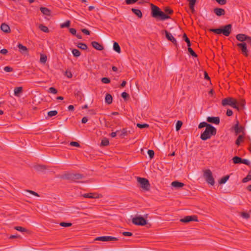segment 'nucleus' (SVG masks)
I'll list each match as a JSON object with an SVG mask.
<instances>
[{
    "label": "nucleus",
    "mask_w": 251,
    "mask_h": 251,
    "mask_svg": "<svg viewBox=\"0 0 251 251\" xmlns=\"http://www.w3.org/2000/svg\"><path fill=\"white\" fill-rule=\"evenodd\" d=\"M72 174L73 173H66L61 176V178H63V179L69 180H71Z\"/></svg>",
    "instance_id": "24"
},
{
    "label": "nucleus",
    "mask_w": 251,
    "mask_h": 251,
    "mask_svg": "<svg viewBox=\"0 0 251 251\" xmlns=\"http://www.w3.org/2000/svg\"><path fill=\"white\" fill-rule=\"evenodd\" d=\"M126 135H127V130H126V128H123L121 130V131L119 134L120 136L122 137L125 136H126Z\"/></svg>",
    "instance_id": "49"
},
{
    "label": "nucleus",
    "mask_w": 251,
    "mask_h": 251,
    "mask_svg": "<svg viewBox=\"0 0 251 251\" xmlns=\"http://www.w3.org/2000/svg\"><path fill=\"white\" fill-rule=\"evenodd\" d=\"M180 221L182 223H187L191 221H198V217L196 215L187 216L184 218L181 219Z\"/></svg>",
    "instance_id": "8"
},
{
    "label": "nucleus",
    "mask_w": 251,
    "mask_h": 251,
    "mask_svg": "<svg viewBox=\"0 0 251 251\" xmlns=\"http://www.w3.org/2000/svg\"><path fill=\"white\" fill-rule=\"evenodd\" d=\"M36 169L38 170H41L46 169L47 167L45 165H38L37 166Z\"/></svg>",
    "instance_id": "58"
},
{
    "label": "nucleus",
    "mask_w": 251,
    "mask_h": 251,
    "mask_svg": "<svg viewBox=\"0 0 251 251\" xmlns=\"http://www.w3.org/2000/svg\"><path fill=\"white\" fill-rule=\"evenodd\" d=\"M70 145L72 146H75V147H80V145L77 142H74V141H72L70 143Z\"/></svg>",
    "instance_id": "55"
},
{
    "label": "nucleus",
    "mask_w": 251,
    "mask_h": 251,
    "mask_svg": "<svg viewBox=\"0 0 251 251\" xmlns=\"http://www.w3.org/2000/svg\"><path fill=\"white\" fill-rule=\"evenodd\" d=\"M27 192L32 194L34 196H37V197H39V195H38V193H37L36 192L33 191H32V190H27Z\"/></svg>",
    "instance_id": "62"
},
{
    "label": "nucleus",
    "mask_w": 251,
    "mask_h": 251,
    "mask_svg": "<svg viewBox=\"0 0 251 251\" xmlns=\"http://www.w3.org/2000/svg\"><path fill=\"white\" fill-rule=\"evenodd\" d=\"M210 125H211L210 124H208L206 122H201V123H200V124L198 126V128L199 129H201V128H202L203 127H205V128H207V127H208Z\"/></svg>",
    "instance_id": "30"
},
{
    "label": "nucleus",
    "mask_w": 251,
    "mask_h": 251,
    "mask_svg": "<svg viewBox=\"0 0 251 251\" xmlns=\"http://www.w3.org/2000/svg\"><path fill=\"white\" fill-rule=\"evenodd\" d=\"M42 13L47 16L50 15V11L49 9L47 7H41L40 8Z\"/></svg>",
    "instance_id": "21"
},
{
    "label": "nucleus",
    "mask_w": 251,
    "mask_h": 251,
    "mask_svg": "<svg viewBox=\"0 0 251 251\" xmlns=\"http://www.w3.org/2000/svg\"><path fill=\"white\" fill-rule=\"evenodd\" d=\"M241 215L243 218L246 219H248L250 217V214L245 212H242Z\"/></svg>",
    "instance_id": "52"
},
{
    "label": "nucleus",
    "mask_w": 251,
    "mask_h": 251,
    "mask_svg": "<svg viewBox=\"0 0 251 251\" xmlns=\"http://www.w3.org/2000/svg\"><path fill=\"white\" fill-rule=\"evenodd\" d=\"M188 51L190 53V54L193 57H197V54L195 53V52L193 50V49L190 48V47H188Z\"/></svg>",
    "instance_id": "46"
},
{
    "label": "nucleus",
    "mask_w": 251,
    "mask_h": 251,
    "mask_svg": "<svg viewBox=\"0 0 251 251\" xmlns=\"http://www.w3.org/2000/svg\"><path fill=\"white\" fill-rule=\"evenodd\" d=\"M219 4L224 5L226 3V0H215Z\"/></svg>",
    "instance_id": "56"
},
{
    "label": "nucleus",
    "mask_w": 251,
    "mask_h": 251,
    "mask_svg": "<svg viewBox=\"0 0 251 251\" xmlns=\"http://www.w3.org/2000/svg\"><path fill=\"white\" fill-rule=\"evenodd\" d=\"M48 92L53 94H56L57 93V90L54 87H50Z\"/></svg>",
    "instance_id": "50"
},
{
    "label": "nucleus",
    "mask_w": 251,
    "mask_h": 251,
    "mask_svg": "<svg viewBox=\"0 0 251 251\" xmlns=\"http://www.w3.org/2000/svg\"><path fill=\"white\" fill-rule=\"evenodd\" d=\"M241 163L247 165H250V162L248 159H242V160H241Z\"/></svg>",
    "instance_id": "54"
},
{
    "label": "nucleus",
    "mask_w": 251,
    "mask_h": 251,
    "mask_svg": "<svg viewBox=\"0 0 251 251\" xmlns=\"http://www.w3.org/2000/svg\"><path fill=\"white\" fill-rule=\"evenodd\" d=\"M232 160L234 164H241L242 158L235 156L232 158Z\"/></svg>",
    "instance_id": "28"
},
{
    "label": "nucleus",
    "mask_w": 251,
    "mask_h": 251,
    "mask_svg": "<svg viewBox=\"0 0 251 251\" xmlns=\"http://www.w3.org/2000/svg\"><path fill=\"white\" fill-rule=\"evenodd\" d=\"M148 154L151 159L152 158L154 155V152L153 150H149L148 151Z\"/></svg>",
    "instance_id": "51"
},
{
    "label": "nucleus",
    "mask_w": 251,
    "mask_h": 251,
    "mask_svg": "<svg viewBox=\"0 0 251 251\" xmlns=\"http://www.w3.org/2000/svg\"><path fill=\"white\" fill-rule=\"evenodd\" d=\"M226 114L227 116H231L233 114V112L231 109H228L226 111Z\"/></svg>",
    "instance_id": "61"
},
{
    "label": "nucleus",
    "mask_w": 251,
    "mask_h": 251,
    "mask_svg": "<svg viewBox=\"0 0 251 251\" xmlns=\"http://www.w3.org/2000/svg\"><path fill=\"white\" fill-rule=\"evenodd\" d=\"M23 88L22 87H15L14 89V95L16 96H19V94L22 92Z\"/></svg>",
    "instance_id": "26"
},
{
    "label": "nucleus",
    "mask_w": 251,
    "mask_h": 251,
    "mask_svg": "<svg viewBox=\"0 0 251 251\" xmlns=\"http://www.w3.org/2000/svg\"><path fill=\"white\" fill-rule=\"evenodd\" d=\"M39 28L41 31L44 32L48 33L49 32V29L48 27L45 25H44L42 24H41L39 25Z\"/></svg>",
    "instance_id": "31"
},
{
    "label": "nucleus",
    "mask_w": 251,
    "mask_h": 251,
    "mask_svg": "<svg viewBox=\"0 0 251 251\" xmlns=\"http://www.w3.org/2000/svg\"><path fill=\"white\" fill-rule=\"evenodd\" d=\"M251 180V170L249 172L248 175L242 180V182L246 183Z\"/></svg>",
    "instance_id": "32"
},
{
    "label": "nucleus",
    "mask_w": 251,
    "mask_h": 251,
    "mask_svg": "<svg viewBox=\"0 0 251 251\" xmlns=\"http://www.w3.org/2000/svg\"><path fill=\"white\" fill-rule=\"evenodd\" d=\"M84 177L83 175L81 174H72L71 181H73L75 182H80L78 180L81 179Z\"/></svg>",
    "instance_id": "13"
},
{
    "label": "nucleus",
    "mask_w": 251,
    "mask_h": 251,
    "mask_svg": "<svg viewBox=\"0 0 251 251\" xmlns=\"http://www.w3.org/2000/svg\"><path fill=\"white\" fill-rule=\"evenodd\" d=\"M132 222L135 225L145 226L147 224V221L141 216H137L133 218Z\"/></svg>",
    "instance_id": "6"
},
{
    "label": "nucleus",
    "mask_w": 251,
    "mask_h": 251,
    "mask_svg": "<svg viewBox=\"0 0 251 251\" xmlns=\"http://www.w3.org/2000/svg\"><path fill=\"white\" fill-rule=\"evenodd\" d=\"M118 240V239L117 238L110 236H100L97 237L95 239L96 241H100L103 242L116 241Z\"/></svg>",
    "instance_id": "7"
},
{
    "label": "nucleus",
    "mask_w": 251,
    "mask_h": 251,
    "mask_svg": "<svg viewBox=\"0 0 251 251\" xmlns=\"http://www.w3.org/2000/svg\"><path fill=\"white\" fill-rule=\"evenodd\" d=\"M113 50L117 52L120 53L121 52V48L119 44L117 42L113 44Z\"/></svg>",
    "instance_id": "27"
},
{
    "label": "nucleus",
    "mask_w": 251,
    "mask_h": 251,
    "mask_svg": "<svg viewBox=\"0 0 251 251\" xmlns=\"http://www.w3.org/2000/svg\"><path fill=\"white\" fill-rule=\"evenodd\" d=\"M236 39L240 42H243L246 40L247 35L244 34H238L236 35Z\"/></svg>",
    "instance_id": "23"
},
{
    "label": "nucleus",
    "mask_w": 251,
    "mask_h": 251,
    "mask_svg": "<svg viewBox=\"0 0 251 251\" xmlns=\"http://www.w3.org/2000/svg\"><path fill=\"white\" fill-rule=\"evenodd\" d=\"M131 11L139 18H141L142 17V13L140 10L135 8H132Z\"/></svg>",
    "instance_id": "25"
},
{
    "label": "nucleus",
    "mask_w": 251,
    "mask_h": 251,
    "mask_svg": "<svg viewBox=\"0 0 251 251\" xmlns=\"http://www.w3.org/2000/svg\"><path fill=\"white\" fill-rule=\"evenodd\" d=\"M199 74L200 76H201V75H204V78H210L209 77L207 73L205 71H200L199 72Z\"/></svg>",
    "instance_id": "41"
},
{
    "label": "nucleus",
    "mask_w": 251,
    "mask_h": 251,
    "mask_svg": "<svg viewBox=\"0 0 251 251\" xmlns=\"http://www.w3.org/2000/svg\"><path fill=\"white\" fill-rule=\"evenodd\" d=\"M0 28L1 30L5 33H9L10 31V29L9 26L5 23H2L1 25Z\"/></svg>",
    "instance_id": "18"
},
{
    "label": "nucleus",
    "mask_w": 251,
    "mask_h": 251,
    "mask_svg": "<svg viewBox=\"0 0 251 251\" xmlns=\"http://www.w3.org/2000/svg\"><path fill=\"white\" fill-rule=\"evenodd\" d=\"M171 185L174 187L179 188L182 187L185 185V184L183 183L179 182L178 181H174L172 182Z\"/></svg>",
    "instance_id": "17"
},
{
    "label": "nucleus",
    "mask_w": 251,
    "mask_h": 251,
    "mask_svg": "<svg viewBox=\"0 0 251 251\" xmlns=\"http://www.w3.org/2000/svg\"><path fill=\"white\" fill-rule=\"evenodd\" d=\"M231 25L228 24L221 28L211 29L210 31L217 34L222 33L226 36H228L231 32Z\"/></svg>",
    "instance_id": "3"
},
{
    "label": "nucleus",
    "mask_w": 251,
    "mask_h": 251,
    "mask_svg": "<svg viewBox=\"0 0 251 251\" xmlns=\"http://www.w3.org/2000/svg\"><path fill=\"white\" fill-rule=\"evenodd\" d=\"M137 126L141 129L144 128H148L149 127V125L147 124H137Z\"/></svg>",
    "instance_id": "42"
},
{
    "label": "nucleus",
    "mask_w": 251,
    "mask_h": 251,
    "mask_svg": "<svg viewBox=\"0 0 251 251\" xmlns=\"http://www.w3.org/2000/svg\"><path fill=\"white\" fill-rule=\"evenodd\" d=\"M151 15L154 18H159L161 20L170 18V17L161 11L158 7L151 4Z\"/></svg>",
    "instance_id": "1"
},
{
    "label": "nucleus",
    "mask_w": 251,
    "mask_h": 251,
    "mask_svg": "<svg viewBox=\"0 0 251 251\" xmlns=\"http://www.w3.org/2000/svg\"><path fill=\"white\" fill-rule=\"evenodd\" d=\"M203 177L206 181L211 185L215 183L214 179L212 176V172L209 169L205 170L203 173Z\"/></svg>",
    "instance_id": "4"
},
{
    "label": "nucleus",
    "mask_w": 251,
    "mask_h": 251,
    "mask_svg": "<svg viewBox=\"0 0 251 251\" xmlns=\"http://www.w3.org/2000/svg\"><path fill=\"white\" fill-rule=\"evenodd\" d=\"M70 25V21L68 20L66 21L64 23H63L60 25L61 28L64 27H68Z\"/></svg>",
    "instance_id": "45"
},
{
    "label": "nucleus",
    "mask_w": 251,
    "mask_h": 251,
    "mask_svg": "<svg viewBox=\"0 0 251 251\" xmlns=\"http://www.w3.org/2000/svg\"><path fill=\"white\" fill-rule=\"evenodd\" d=\"M91 45L94 48L98 50H102L103 49V46L96 41H93Z\"/></svg>",
    "instance_id": "16"
},
{
    "label": "nucleus",
    "mask_w": 251,
    "mask_h": 251,
    "mask_svg": "<svg viewBox=\"0 0 251 251\" xmlns=\"http://www.w3.org/2000/svg\"><path fill=\"white\" fill-rule=\"evenodd\" d=\"M47 59V56L44 54H41L40 61L42 63H45Z\"/></svg>",
    "instance_id": "44"
},
{
    "label": "nucleus",
    "mask_w": 251,
    "mask_h": 251,
    "mask_svg": "<svg viewBox=\"0 0 251 251\" xmlns=\"http://www.w3.org/2000/svg\"><path fill=\"white\" fill-rule=\"evenodd\" d=\"M235 132V134L237 135L240 133L243 132L244 130V127L242 126H239V122L238 121H236V124L232 127Z\"/></svg>",
    "instance_id": "9"
},
{
    "label": "nucleus",
    "mask_w": 251,
    "mask_h": 251,
    "mask_svg": "<svg viewBox=\"0 0 251 251\" xmlns=\"http://www.w3.org/2000/svg\"><path fill=\"white\" fill-rule=\"evenodd\" d=\"M113 98L112 96L109 94H106L105 97V101L108 104H110L112 103Z\"/></svg>",
    "instance_id": "22"
},
{
    "label": "nucleus",
    "mask_w": 251,
    "mask_h": 251,
    "mask_svg": "<svg viewBox=\"0 0 251 251\" xmlns=\"http://www.w3.org/2000/svg\"><path fill=\"white\" fill-rule=\"evenodd\" d=\"M164 11L165 13L169 14H172L173 13V10L170 9L168 7H166L165 8Z\"/></svg>",
    "instance_id": "53"
},
{
    "label": "nucleus",
    "mask_w": 251,
    "mask_h": 251,
    "mask_svg": "<svg viewBox=\"0 0 251 251\" xmlns=\"http://www.w3.org/2000/svg\"><path fill=\"white\" fill-rule=\"evenodd\" d=\"M183 38L185 40V41L187 43V45L188 47L191 46V42L189 39L187 37L186 34H184L183 35Z\"/></svg>",
    "instance_id": "39"
},
{
    "label": "nucleus",
    "mask_w": 251,
    "mask_h": 251,
    "mask_svg": "<svg viewBox=\"0 0 251 251\" xmlns=\"http://www.w3.org/2000/svg\"><path fill=\"white\" fill-rule=\"evenodd\" d=\"M123 235L126 236H132V233L128 231H125L123 232Z\"/></svg>",
    "instance_id": "60"
},
{
    "label": "nucleus",
    "mask_w": 251,
    "mask_h": 251,
    "mask_svg": "<svg viewBox=\"0 0 251 251\" xmlns=\"http://www.w3.org/2000/svg\"><path fill=\"white\" fill-rule=\"evenodd\" d=\"M69 31H70V32L71 34H72L73 35H75L76 34V31L75 29L73 28H70Z\"/></svg>",
    "instance_id": "64"
},
{
    "label": "nucleus",
    "mask_w": 251,
    "mask_h": 251,
    "mask_svg": "<svg viewBox=\"0 0 251 251\" xmlns=\"http://www.w3.org/2000/svg\"><path fill=\"white\" fill-rule=\"evenodd\" d=\"M164 32L165 33V35H166V38L168 40L171 41L176 46H177L176 40L174 37V36L172 35V34L170 33V32H169L167 30H165Z\"/></svg>",
    "instance_id": "12"
},
{
    "label": "nucleus",
    "mask_w": 251,
    "mask_h": 251,
    "mask_svg": "<svg viewBox=\"0 0 251 251\" xmlns=\"http://www.w3.org/2000/svg\"><path fill=\"white\" fill-rule=\"evenodd\" d=\"M214 13L218 16H221L225 14V11L221 8H215L214 9Z\"/></svg>",
    "instance_id": "15"
},
{
    "label": "nucleus",
    "mask_w": 251,
    "mask_h": 251,
    "mask_svg": "<svg viewBox=\"0 0 251 251\" xmlns=\"http://www.w3.org/2000/svg\"><path fill=\"white\" fill-rule=\"evenodd\" d=\"M230 106L232 107L233 108L237 109L238 110H239V108L238 107V102L235 99L232 102Z\"/></svg>",
    "instance_id": "33"
},
{
    "label": "nucleus",
    "mask_w": 251,
    "mask_h": 251,
    "mask_svg": "<svg viewBox=\"0 0 251 251\" xmlns=\"http://www.w3.org/2000/svg\"><path fill=\"white\" fill-rule=\"evenodd\" d=\"M18 47L21 53H26L27 52V48L25 46H24L21 44H19L18 45Z\"/></svg>",
    "instance_id": "20"
},
{
    "label": "nucleus",
    "mask_w": 251,
    "mask_h": 251,
    "mask_svg": "<svg viewBox=\"0 0 251 251\" xmlns=\"http://www.w3.org/2000/svg\"><path fill=\"white\" fill-rule=\"evenodd\" d=\"M121 97L125 100H126L129 98V95L125 92H124L121 94Z\"/></svg>",
    "instance_id": "47"
},
{
    "label": "nucleus",
    "mask_w": 251,
    "mask_h": 251,
    "mask_svg": "<svg viewBox=\"0 0 251 251\" xmlns=\"http://www.w3.org/2000/svg\"><path fill=\"white\" fill-rule=\"evenodd\" d=\"M206 121L209 123H212L216 125L220 124V118L219 117H207Z\"/></svg>",
    "instance_id": "11"
},
{
    "label": "nucleus",
    "mask_w": 251,
    "mask_h": 251,
    "mask_svg": "<svg viewBox=\"0 0 251 251\" xmlns=\"http://www.w3.org/2000/svg\"><path fill=\"white\" fill-rule=\"evenodd\" d=\"M217 133L216 128L212 125L205 128V130L201 133V139L203 141H206L211 138L212 136H215Z\"/></svg>",
    "instance_id": "2"
},
{
    "label": "nucleus",
    "mask_w": 251,
    "mask_h": 251,
    "mask_svg": "<svg viewBox=\"0 0 251 251\" xmlns=\"http://www.w3.org/2000/svg\"><path fill=\"white\" fill-rule=\"evenodd\" d=\"M137 180L140 187L145 191H149L150 189V184L149 180L145 178L137 177Z\"/></svg>",
    "instance_id": "5"
},
{
    "label": "nucleus",
    "mask_w": 251,
    "mask_h": 251,
    "mask_svg": "<svg viewBox=\"0 0 251 251\" xmlns=\"http://www.w3.org/2000/svg\"><path fill=\"white\" fill-rule=\"evenodd\" d=\"M244 137L243 135H240L237 139L236 140L235 144L237 146H239L240 145L241 142H243Z\"/></svg>",
    "instance_id": "29"
},
{
    "label": "nucleus",
    "mask_w": 251,
    "mask_h": 251,
    "mask_svg": "<svg viewBox=\"0 0 251 251\" xmlns=\"http://www.w3.org/2000/svg\"><path fill=\"white\" fill-rule=\"evenodd\" d=\"M4 71L6 72H11L12 71V68L10 67H9V66H6L3 69Z\"/></svg>",
    "instance_id": "59"
},
{
    "label": "nucleus",
    "mask_w": 251,
    "mask_h": 251,
    "mask_svg": "<svg viewBox=\"0 0 251 251\" xmlns=\"http://www.w3.org/2000/svg\"><path fill=\"white\" fill-rule=\"evenodd\" d=\"M14 228L15 230H17L19 231L24 232H26L27 230L26 228L22 227V226H16L14 227Z\"/></svg>",
    "instance_id": "37"
},
{
    "label": "nucleus",
    "mask_w": 251,
    "mask_h": 251,
    "mask_svg": "<svg viewBox=\"0 0 251 251\" xmlns=\"http://www.w3.org/2000/svg\"><path fill=\"white\" fill-rule=\"evenodd\" d=\"M60 226L63 227H69L72 225V224L71 223H65V222H61L59 224Z\"/></svg>",
    "instance_id": "48"
},
{
    "label": "nucleus",
    "mask_w": 251,
    "mask_h": 251,
    "mask_svg": "<svg viewBox=\"0 0 251 251\" xmlns=\"http://www.w3.org/2000/svg\"><path fill=\"white\" fill-rule=\"evenodd\" d=\"M72 53L75 57H79L80 55V52L77 49H73L72 50Z\"/></svg>",
    "instance_id": "38"
},
{
    "label": "nucleus",
    "mask_w": 251,
    "mask_h": 251,
    "mask_svg": "<svg viewBox=\"0 0 251 251\" xmlns=\"http://www.w3.org/2000/svg\"><path fill=\"white\" fill-rule=\"evenodd\" d=\"M109 144V140L107 138H104L101 140V146H107Z\"/></svg>",
    "instance_id": "36"
},
{
    "label": "nucleus",
    "mask_w": 251,
    "mask_h": 251,
    "mask_svg": "<svg viewBox=\"0 0 251 251\" xmlns=\"http://www.w3.org/2000/svg\"><path fill=\"white\" fill-rule=\"evenodd\" d=\"M97 194L96 193H86L82 195V197L86 198H91V199H95V198H98L99 197L96 196Z\"/></svg>",
    "instance_id": "19"
},
{
    "label": "nucleus",
    "mask_w": 251,
    "mask_h": 251,
    "mask_svg": "<svg viewBox=\"0 0 251 251\" xmlns=\"http://www.w3.org/2000/svg\"><path fill=\"white\" fill-rule=\"evenodd\" d=\"M229 176H227V175L223 177L219 181V184H222L225 183L228 180V179H229Z\"/></svg>",
    "instance_id": "34"
},
{
    "label": "nucleus",
    "mask_w": 251,
    "mask_h": 251,
    "mask_svg": "<svg viewBox=\"0 0 251 251\" xmlns=\"http://www.w3.org/2000/svg\"><path fill=\"white\" fill-rule=\"evenodd\" d=\"M234 98L231 97H227L226 99H224L222 101V104L223 106H226V105H231L232 102L234 100Z\"/></svg>",
    "instance_id": "14"
},
{
    "label": "nucleus",
    "mask_w": 251,
    "mask_h": 251,
    "mask_svg": "<svg viewBox=\"0 0 251 251\" xmlns=\"http://www.w3.org/2000/svg\"><path fill=\"white\" fill-rule=\"evenodd\" d=\"M57 113H58V112L56 110H52V111H49L48 112V116L49 117H52L56 115L57 114Z\"/></svg>",
    "instance_id": "40"
},
{
    "label": "nucleus",
    "mask_w": 251,
    "mask_h": 251,
    "mask_svg": "<svg viewBox=\"0 0 251 251\" xmlns=\"http://www.w3.org/2000/svg\"><path fill=\"white\" fill-rule=\"evenodd\" d=\"M138 0H126V2L127 4H131L135 3Z\"/></svg>",
    "instance_id": "57"
},
{
    "label": "nucleus",
    "mask_w": 251,
    "mask_h": 251,
    "mask_svg": "<svg viewBox=\"0 0 251 251\" xmlns=\"http://www.w3.org/2000/svg\"><path fill=\"white\" fill-rule=\"evenodd\" d=\"M81 31H82L83 33H84L85 34H86V35H90V31H89L88 30H87V29H85V28L82 29H81Z\"/></svg>",
    "instance_id": "63"
},
{
    "label": "nucleus",
    "mask_w": 251,
    "mask_h": 251,
    "mask_svg": "<svg viewBox=\"0 0 251 251\" xmlns=\"http://www.w3.org/2000/svg\"><path fill=\"white\" fill-rule=\"evenodd\" d=\"M182 125V122L181 121H178L176 124V131H178L180 129Z\"/></svg>",
    "instance_id": "43"
},
{
    "label": "nucleus",
    "mask_w": 251,
    "mask_h": 251,
    "mask_svg": "<svg viewBox=\"0 0 251 251\" xmlns=\"http://www.w3.org/2000/svg\"><path fill=\"white\" fill-rule=\"evenodd\" d=\"M237 46L241 48L242 53L246 56H248V50H247V44L245 43H238L237 44Z\"/></svg>",
    "instance_id": "10"
},
{
    "label": "nucleus",
    "mask_w": 251,
    "mask_h": 251,
    "mask_svg": "<svg viewBox=\"0 0 251 251\" xmlns=\"http://www.w3.org/2000/svg\"><path fill=\"white\" fill-rule=\"evenodd\" d=\"M77 47L78 48L81 49L83 50H86L87 49V46L86 44L83 43H78Z\"/></svg>",
    "instance_id": "35"
}]
</instances>
